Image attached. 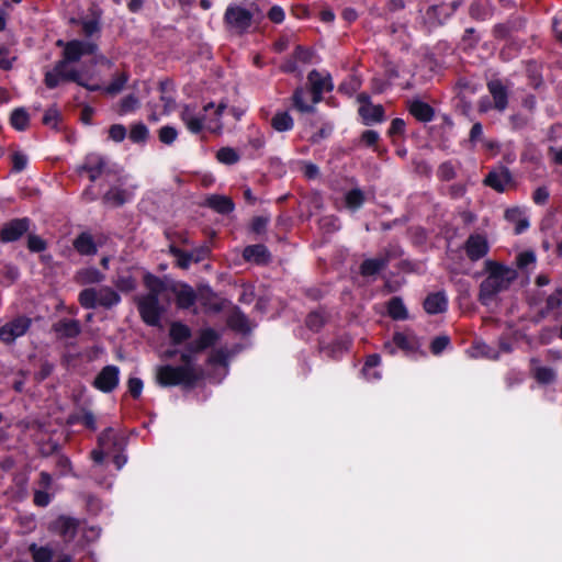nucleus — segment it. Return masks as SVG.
Here are the masks:
<instances>
[{
	"label": "nucleus",
	"instance_id": "nucleus-1",
	"mask_svg": "<svg viewBox=\"0 0 562 562\" xmlns=\"http://www.w3.org/2000/svg\"><path fill=\"white\" fill-rule=\"evenodd\" d=\"M486 277L480 284L479 301L488 306L496 301L497 295L509 289L512 282L517 278L515 269L493 260L484 262Z\"/></svg>",
	"mask_w": 562,
	"mask_h": 562
},
{
	"label": "nucleus",
	"instance_id": "nucleus-2",
	"mask_svg": "<svg viewBox=\"0 0 562 562\" xmlns=\"http://www.w3.org/2000/svg\"><path fill=\"white\" fill-rule=\"evenodd\" d=\"M225 109L226 104L224 103H220L215 106V104L211 102L204 105L203 113H198L193 108L186 105L180 112V119L193 134H198L202 130L220 133L223 128L222 114Z\"/></svg>",
	"mask_w": 562,
	"mask_h": 562
},
{
	"label": "nucleus",
	"instance_id": "nucleus-3",
	"mask_svg": "<svg viewBox=\"0 0 562 562\" xmlns=\"http://www.w3.org/2000/svg\"><path fill=\"white\" fill-rule=\"evenodd\" d=\"M182 366H159L156 369V381L160 386L184 385L192 386L202 376V369L192 363L189 352L181 355Z\"/></svg>",
	"mask_w": 562,
	"mask_h": 562
},
{
	"label": "nucleus",
	"instance_id": "nucleus-4",
	"mask_svg": "<svg viewBox=\"0 0 562 562\" xmlns=\"http://www.w3.org/2000/svg\"><path fill=\"white\" fill-rule=\"evenodd\" d=\"M78 300L85 308H111L121 302V296L110 286H100L82 290Z\"/></svg>",
	"mask_w": 562,
	"mask_h": 562
},
{
	"label": "nucleus",
	"instance_id": "nucleus-5",
	"mask_svg": "<svg viewBox=\"0 0 562 562\" xmlns=\"http://www.w3.org/2000/svg\"><path fill=\"white\" fill-rule=\"evenodd\" d=\"M252 12L239 4H229L224 14V23L228 32L233 34H243L252 22Z\"/></svg>",
	"mask_w": 562,
	"mask_h": 562
},
{
	"label": "nucleus",
	"instance_id": "nucleus-6",
	"mask_svg": "<svg viewBox=\"0 0 562 562\" xmlns=\"http://www.w3.org/2000/svg\"><path fill=\"white\" fill-rule=\"evenodd\" d=\"M63 80L75 81L78 85L83 86L87 89L92 90V91H95L100 88L98 85L88 86L87 83H85L81 80L78 71H76V70L66 71L65 61H58L52 70H49L45 74V85L48 88L53 89V88L57 87L59 85V82Z\"/></svg>",
	"mask_w": 562,
	"mask_h": 562
},
{
	"label": "nucleus",
	"instance_id": "nucleus-7",
	"mask_svg": "<svg viewBox=\"0 0 562 562\" xmlns=\"http://www.w3.org/2000/svg\"><path fill=\"white\" fill-rule=\"evenodd\" d=\"M160 297H156L154 294H146L137 299V307L142 319L150 325L157 326L160 323V317L164 313V308L159 303Z\"/></svg>",
	"mask_w": 562,
	"mask_h": 562
},
{
	"label": "nucleus",
	"instance_id": "nucleus-8",
	"mask_svg": "<svg viewBox=\"0 0 562 562\" xmlns=\"http://www.w3.org/2000/svg\"><path fill=\"white\" fill-rule=\"evenodd\" d=\"M99 449L92 451V458L97 463H101L105 456L123 449V440L117 438L112 428L103 430L98 439Z\"/></svg>",
	"mask_w": 562,
	"mask_h": 562
},
{
	"label": "nucleus",
	"instance_id": "nucleus-9",
	"mask_svg": "<svg viewBox=\"0 0 562 562\" xmlns=\"http://www.w3.org/2000/svg\"><path fill=\"white\" fill-rule=\"evenodd\" d=\"M59 46L64 45V59L65 65L67 63L78 61L85 55H95L98 46L91 41H78L74 40L66 44L63 41H58Z\"/></svg>",
	"mask_w": 562,
	"mask_h": 562
},
{
	"label": "nucleus",
	"instance_id": "nucleus-10",
	"mask_svg": "<svg viewBox=\"0 0 562 562\" xmlns=\"http://www.w3.org/2000/svg\"><path fill=\"white\" fill-rule=\"evenodd\" d=\"M311 86V100L313 104L322 101L323 93L333 90L334 86L329 75H323L317 70H312L307 76Z\"/></svg>",
	"mask_w": 562,
	"mask_h": 562
},
{
	"label": "nucleus",
	"instance_id": "nucleus-11",
	"mask_svg": "<svg viewBox=\"0 0 562 562\" xmlns=\"http://www.w3.org/2000/svg\"><path fill=\"white\" fill-rule=\"evenodd\" d=\"M31 325L27 317H16L0 326V340L10 344L23 336Z\"/></svg>",
	"mask_w": 562,
	"mask_h": 562
},
{
	"label": "nucleus",
	"instance_id": "nucleus-12",
	"mask_svg": "<svg viewBox=\"0 0 562 562\" xmlns=\"http://www.w3.org/2000/svg\"><path fill=\"white\" fill-rule=\"evenodd\" d=\"M120 381V369L116 366L104 367L95 376L93 385L103 393L112 392Z\"/></svg>",
	"mask_w": 562,
	"mask_h": 562
},
{
	"label": "nucleus",
	"instance_id": "nucleus-13",
	"mask_svg": "<svg viewBox=\"0 0 562 562\" xmlns=\"http://www.w3.org/2000/svg\"><path fill=\"white\" fill-rule=\"evenodd\" d=\"M78 527L79 521L68 516H59L49 525V529L66 541H70L76 537Z\"/></svg>",
	"mask_w": 562,
	"mask_h": 562
},
{
	"label": "nucleus",
	"instance_id": "nucleus-14",
	"mask_svg": "<svg viewBox=\"0 0 562 562\" xmlns=\"http://www.w3.org/2000/svg\"><path fill=\"white\" fill-rule=\"evenodd\" d=\"M29 226V218H14L3 225L0 232V238L3 243L18 240L24 233L27 232Z\"/></svg>",
	"mask_w": 562,
	"mask_h": 562
},
{
	"label": "nucleus",
	"instance_id": "nucleus-15",
	"mask_svg": "<svg viewBox=\"0 0 562 562\" xmlns=\"http://www.w3.org/2000/svg\"><path fill=\"white\" fill-rule=\"evenodd\" d=\"M464 249L468 258L472 261H476L488 252L490 246L485 236L473 234L467 239Z\"/></svg>",
	"mask_w": 562,
	"mask_h": 562
},
{
	"label": "nucleus",
	"instance_id": "nucleus-16",
	"mask_svg": "<svg viewBox=\"0 0 562 562\" xmlns=\"http://www.w3.org/2000/svg\"><path fill=\"white\" fill-rule=\"evenodd\" d=\"M484 183L498 192H504L513 186V178L507 168L501 167L492 170Z\"/></svg>",
	"mask_w": 562,
	"mask_h": 562
},
{
	"label": "nucleus",
	"instance_id": "nucleus-17",
	"mask_svg": "<svg viewBox=\"0 0 562 562\" xmlns=\"http://www.w3.org/2000/svg\"><path fill=\"white\" fill-rule=\"evenodd\" d=\"M390 261L387 252H382L374 258L366 259L360 266V273L363 277H371L383 270Z\"/></svg>",
	"mask_w": 562,
	"mask_h": 562
},
{
	"label": "nucleus",
	"instance_id": "nucleus-18",
	"mask_svg": "<svg viewBox=\"0 0 562 562\" xmlns=\"http://www.w3.org/2000/svg\"><path fill=\"white\" fill-rule=\"evenodd\" d=\"M359 100L362 102L359 108V113L367 124L381 122L383 120L384 110L382 105L368 102L364 95H360Z\"/></svg>",
	"mask_w": 562,
	"mask_h": 562
},
{
	"label": "nucleus",
	"instance_id": "nucleus-19",
	"mask_svg": "<svg viewBox=\"0 0 562 562\" xmlns=\"http://www.w3.org/2000/svg\"><path fill=\"white\" fill-rule=\"evenodd\" d=\"M488 91L494 101V108L503 112L507 108L508 92L499 80H492L487 83Z\"/></svg>",
	"mask_w": 562,
	"mask_h": 562
},
{
	"label": "nucleus",
	"instance_id": "nucleus-20",
	"mask_svg": "<svg viewBox=\"0 0 562 562\" xmlns=\"http://www.w3.org/2000/svg\"><path fill=\"white\" fill-rule=\"evenodd\" d=\"M218 339V334L211 328L201 330L196 340L191 342L188 347V352H199L213 346Z\"/></svg>",
	"mask_w": 562,
	"mask_h": 562
},
{
	"label": "nucleus",
	"instance_id": "nucleus-21",
	"mask_svg": "<svg viewBox=\"0 0 562 562\" xmlns=\"http://www.w3.org/2000/svg\"><path fill=\"white\" fill-rule=\"evenodd\" d=\"M105 159L97 154H90L86 157L83 166L80 171H87L91 181H94L105 167Z\"/></svg>",
	"mask_w": 562,
	"mask_h": 562
},
{
	"label": "nucleus",
	"instance_id": "nucleus-22",
	"mask_svg": "<svg viewBox=\"0 0 562 562\" xmlns=\"http://www.w3.org/2000/svg\"><path fill=\"white\" fill-rule=\"evenodd\" d=\"M448 304L447 296L443 292L429 294L425 302L424 307L428 314H438L446 311Z\"/></svg>",
	"mask_w": 562,
	"mask_h": 562
},
{
	"label": "nucleus",
	"instance_id": "nucleus-23",
	"mask_svg": "<svg viewBox=\"0 0 562 562\" xmlns=\"http://www.w3.org/2000/svg\"><path fill=\"white\" fill-rule=\"evenodd\" d=\"M54 330L59 338H74L80 333V325L78 321L61 319L54 324Z\"/></svg>",
	"mask_w": 562,
	"mask_h": 562
},
{
	"label": "nucleus",
	"instance_id": "nucleus-24",
	"mask_svg": "<svg viewBox=\"0 0 562 562\" xmlns=\"http://www.w3.org/2000/svg\"><path fill=\"white\" fill-rule=\"evenodd\" d=\"M395 347L401 348L403 350L409 351L415 348V341L414 338L403 334V333H395L393 336L392 342H386L384 345V348L390 352L394 353Z\"/></svg>",
	"mask_w": 562,
	"mask_h": 562
},
{
	"label": "nucleus",
	"instance_id": "nucleus-25",
	"mask_svg": "<svg viewBox=\"0 0 562 562\" xmlns=\"http://www.w3.org/2000/svg\"><path fill=\"white\" fill-rule=\"evenodd\" d=\"M74 247L80 255L83 256L94 255L97 252V246L93 241V238L88 233H81L74 240Z\"/></svg>",
	"mask_w": 562,
	"mask_h": 562
},
{
	"label": "nucleus",
	"instance_id": "nucleus-26",
	"mask_svg": "<svg viewBox=\"0 0 562 562\" xmlns=\"http://www.w3.org/2000/svg\"><path fill=\"white\" fill-rule=\"evenodd\" d=\"M244 258L257 263L266 262L269 259V252L263 245H251L245 248Z\"/></svg>",
	"mask_w": 562,
	"mask_h": 562
},
{
	"label": "nucleus",
	"instance_id": "nucleus-27",
	"mask_svg": "<svg viewBox=\"0 0 562 562\" xmlns=\"http://www.w3.org/2000/svg\"><path fill=\"white\" fill-rule=\"evenodd\" d=\"M206 202L210 207L222 214H227L234 210L232 200L224 195H211Z\"/></svg>",
	"mask_w": 562,
	"mask_h": 562
},
{
	"label": "nucleus",
	"instance_id": "nucleus-28",
	"mask_svg": "<svg viewBox=\"0 0 562 562\" xmlns=\"http://www.w3.org/2000/svg\"><path fill=\"white\" fill-rule=\"evenodd\" d=\"M411 113L422 122H429L434 116L432 109L422 101H414L409 106Z\"/></svg>",
	"mask_w": 562,
	"mask_h": 562
},
{
	"label": "nucleus",
	"instance_id": "nucleus-29",
	"mask_svg": "<svg viewBox=\"0 0 562 562\" xmlns=\"http://www.w3.org/2000/svg\"><path fill=\"white\" fill-rule=\"evenodd\" d=\"M311 95V91L307 92L303 88H299L295 90L293 94V103L296 110L303 113L313 112L314 111V104H308L307 100Z\"/></svg>",
	"mask_w": 562,
	"mask_h": 562
},
{
	"label": "nucleus",
	"instance_id": "nucleus-30",
	"mask_svg": "<svg viewBox=\"0 0 562 562\" xmlns=\"http://www.w3.org/2000/svg\"><path fill=\"white\" fill-rule=\"evenodd\" d=\"M77 280L81 284L100 283L104 280V274L95 268H87L77 273Z\"/></svg>",
	"mask_w": 562,
	"mask_h": 562
},
{
	"label": "nucleus",
	"instance_id": "nucleus-31",
	"mask_svg": "<svg viewBox=\"0 0 562 562\" xmlns=\"http://www.w3.org/2000/svg\"><path fill=\"white\" fill-rule=\"evenodd\" d=\"M169 335L175 344H181L190 338L191 330L187 325L176 322L171 324Z\"/></svg>",
	"mask_w": 562,
	"mask_h": 562
},
{
	"label": "nucleus",
	"instance_id": "nucleus-32",
	"mask_svg": "<svg viewBox=\"0 0 562 562\" xmlns=\"http://www.w3.org/2000/svg\"><path fill=\"white\" fill-rule=\"evenodd\" d=\"M195 301V294L192 288L181 285L177 291V302L182 308L190 307Z\"/></svg>",
	"mask_w": 562,
	"mask_h": 562
},
{
	"label": "nucleus",
	"instance_id": "nucleus-33",
	"mask_svg": "<svg viewBox=\"0 0 562 562\" xmlns=\"http://www.w3.org/2000/svg\"><path fill=\"white\" fill-rule=\"evenodd\" d=\"M271 125L278 132H286L293 127V119L289 113L280 112L272 117Z\"/></svg>",
	"mask_w": 562,
	"mask_h": 562
},
{
	"label": "nucleus",
	"instance_id": "nucleus-34",
	"mask_svg": "<svg viewBox=\"0 0 562 562\" xmlns=\"http://www.w3.org/2000/svg\"><path fill=\"white\" fill-rule=\"evenodd\" d=\"M149 135V131L144 123H136L131 126L130 139L136 144H144Z\"/></svg>",
	"mask_w": 562,
	"mask_h": 562
},
{
	"label": "nucleus",
	"instance_id": "nucleus-35",
	"mask_svg": "<svg viewBox=\"0 0 562 562\" xmlns=\"http://www.w3.org/2000/svg\"><path fill=\"white\" fill-rule=\"evenodd\" d=\"M216 158L221 164L234 165L239 161L240 155L232 147H222L217 150Z\"/></svg>",
	"mask_w": 562,
	"mask_h": 562
},
{
	"label": "nucleus",
	"instance_id": "nucleus-36",
	"mask_svg": "<svg viewBox=\"0 0 562 562\" xmlns=\"http://www.w3.org/2000/svg\"><path fill=\"white\" fill-rule=\"evenodd\" d=\"M29 549L34 562H48L53 557V550L48 547H37L32 543Z\"/></svg>",
	"mask_w": 562,
	"mask_h": 562
},
{
	"label": "nucleus",
	"instance_id": "nucleus-37",
	"mask_svg": "<svg viewBox=\"0 0 562 562\" xmlns=\"http://www.w3.org/2000/svg\"><path fill=\"white\" fill-rule=\"evenodd\" d=\"M170 252L176 258L177 266L181 269H188L193 261V255H190V252L183 251L177 247H170Z\"/></svg>",
	"mask_w": 562,
	"mask_h": 562
},
{
	"label": "nucleus",
	"instance_id": "nucleus-38",
	"mask_svg": "<svg viewBox=\"0 0 562 562\" xmlns=\"http://www.w3.org/2000/svg\"><path fill=\"white\" fill-rule=\"evenodd\" d=\"M389 314L394 319H404L407 316L406 308L398 297H393L389 303Z\"/></svg>",
	"mask_w": 562,
	"mask_h": 562
},
{
	"label": "nucleus",
	"instance_id": "nucleus-39",
	"mask_svg": "<svg viewBox=\"0 0 562 562\" xmlns=\"http://www.w3.org/2000/svg\"><path fill=\"white\" fill-rule=\"evenodd\" d=\"M11 124L16 130L23 131L29 125V115L24 109H16L11 114Z\"/></svg>",
	"mask_w": 562,
	"mask_h": 562
},
{
	"label": "nucleus",
	"instance_id": "nucleus-40",
	"mask_svg": "<svg viewBox=\"0 0 562 562\" xmlns=\"http://www.w3.org/2000/svg\"><path fill=\"white\" fill-rule=\"evenodd\" d=\"M178 137V131L176 127L170 125L161 126L158 130V138L161 143L166 145H171Z\"/></svg>",
	"mask_w": 562,
	"mask_h": 562
},
{
	"label": "nucleus",
	"instance_id": "nucleus-41",
	"mask_svg": "<svg viewBox=\"0 0 562 562\" xmlns=\"http://www.w3.org/2000/svg\"><path fill=\"white\" fill-rule=\"evenodd\" d=\"M145 283L149 290L147 294H154L156 297H160L162 295L165 284L160 279L153 276H147L145 278Z\"/></svg>",
	"mask_w": 562,
	"mask_h": 562
},
{
	"label": "nucleus",
	"instance_id": "nucleus-42",
	"mask_svg": "<svg viewBox=\"0 0 562 562\" xmlns=\"http://www.w3.org/2000/svg\"><path fill=\"white\" fill-rule=\"evenodd\" d=\"M364 201L363 192L359 189H353L346 194V204L349 209H359Z\"/></svg>",
	"mask_w": 562,
	"mask_h": 562
},
{
	"label": "nucleus",
	"instance_id": "nucleus-43",
	"mask_svg": "<svg viewBox=\"0 0 562 562\" xmlns=\"http://www.w3.org/2000/svg\"><path fill=\"white\" fill-rule=\"evenodd\" d=\"M138 105H139V101L135 95H133V94L126 95L120 102L119 114L124 115L130 112H133L138 108Z\"/></svg>",
	"mask_w": 562,
	"mask_h": 562
},
{
	"label": "nucleus",
	"instance_id": "nucleus-44",
	"mask_svg": "<svg viewBox=\"0 0 562 562\" xmlns=\"http://www.w3.org/2000/svg\"><path fill=\"white\" fill-rule=\"evenodd\" d=\"M127 82V77L122 74V75H119L117 77H115L113 79V81L104 89L105 93L108 94H112V95H115L117 93H120L125 83Z\"/></svg>",
	"mask_w": 562,
	"mask_h": 562
},
{
	"label": "nucleus",
	"instance_id": "nucleus-45",
	"mask_svg": "<svg viewBox=\"0 0 562 562\" xmlns=\"http://www.w3.org/2000/svg\"><path fill=\"white\" fill-rule=\"evenodd\" d=\"M456 175H457L456 167L449 161L441 164L438 168V177L441 180H445V181L452 180L456 177Z\"/></svg>",
	"mask_w": 562,
	"mask_h": 562
},
{
	"label": "nucleus",
	"instance_id": "nucleus-46",
	"mask_svg": "<svg viewBox=\"0 0 562 562\" xmlns=\"http://www.w3.org/2000/svg\"><path fill=\"white\" fill-rule=\"evenodd\" d=\"M535 375L541 383H550L554 380L555 373L550 368L539 367L535 369Z\"/></svg>",
	"mask_w": 562,
	"mask_h": 562
},
{
	"label": "nucleus",
	"instance_id": "nucleus-47",
	"mask_svg": "<svg viewBox=\"0 0 562 562\" xmlns=\"http://www.w3.org/2000/svg\"><path fill=\"white\" fill-rule=\"evenodd\" d=\"M117 290L122 292H130L135 288V281L128 276H120L114 281Z\"/></svg>",
	"mask_w": 562,
	"mask_h": 562
},
{
	"label": "nucleus",
	"instance_id": "nucleus-48",
	"mask_svg": "<svg viewBox=\"0 0 562 562\" xmlns=\"http://www.w3.org/2000/svg\"><path fill=\"white\" fill-rule=\"evenodd\" d=\"M105 199L108 201H113L116 205H121L127 200V194L125 191L112 188L106 192Z\"/></svg>",
	"mask_w": 562,
	"mask_h": 562
},
{
	"label": "nucleus",
	"instance_id": "nucleus-49",
	"mask_svg": "<svg viewBox=\"0 0 562 562\" xmlns=\"http://www.w3.org/2000/svg\"><path fill=\"white\" fill-rule=\"evenodd\" d=\"M471 355L473 357H488L492 359L497 358V353H492L490 347L484 342H477L475 346H473L471 349Z\"/></svg>",
	"mask_w": 562,
	"mask_h": 562
},
{
	"label": "nucleus",
	"instance_id": "nucleus-50",
	"mask_svg": "<svg viewBox=\"0 0 562 562\" xmlns=\"http://www.w3.org/2000/svg\"><path fill=\"white\" fill-rule=\"evenodd\" d=\"M27 247L31 251L40 252L46 249V243L37 235H29Z\"/></svg>",
	"mask_w": 562,
	"mask_h": 562
},
{
	"label": "nucleus",
	"instance_id": "nucleus-51",
	"mask_svg": "<svg viewBox=\"0 0 562 562\" xmlns=\"http://www.w3.org/2000/svg\"><path fill=\"white\" fill-rule=\"evenodd\" d=\"M448 345L449 338L447 336L436 337L430 345L431 352L434 355H439L442 350L447 348Z\"/></svg>",
	"mask_w": 562,
	"mask_h": 562
},
{
	"label": "nucleus",
	"instance_id": "nucleus-52",
	"mask_svg": "<svg viewBox=\"0 0 562 562\" xmlns=\"http://www.w3.org/2000/svg\"><path fill=\"white\" fill-rule=\"evenodd\" d=\"M109 135L114 142H122L126 136V128L122 124H114L110 127Z\"/></svg>",
	"mask_w": 562,
	"mask_h": 562
},
{
	"label": "nucleus",
	"instance_id": "nucleus-53",
	"mask_svg": "<svg viewBox=\"0 0 562 562\" xmlns=\"http://www.w3.org/2000/svg\"><path fill=\"white\" fill-rule=\"evenodd\" d=\"M229 324L240 331H247L249 329L247 318L244 315L235 314L231 317Z\"/></svg>",
	"mask_w": 562,
	"mask_h": 562
},
{
	"label": "nucleus",
	"instance_id": "nucleus-54",
	"mask_svg": "<svg viewBox=\"0 0 562 562\" xmlns=\"http://www.w3.org/2000/svg\"><path fill=\"white\" fill-rule=\"evenodd\" d=\"M380 361L381 359L378 355H371L367 358L362 369V373L364 374L366 378H371L370 370L375 369L380 364Z\"/></svg>",
	"mask_w": 562,
	"mask_h": 562
},
{
	"label": "nucleus",
	"instance_id": "nucleus-55",
	"mask_svg": "<svg viewBox=\"0 0 562 562\" xmlns=\"http://www.w3.org/2000/svg\"><path fill=\"white\" fill-rule=\"evenodd\" d=\"M143 390V382L138 378H131L128 380V391L133 397H138Z\"/></svg>",
	"mask_w": 562,
	"mask_h": 562
},
{
	"label": "nucleus",
	"instance_id": "nucleus-56",
	"mask_svg": "<svg viewBox=\"0 0 562 562\" xmlns=\"http://www.w3.org/2000/svg\"><path fill=\"white\" fill-rule=\"evenodd\" d=\"M549 199V191L546 187H539L535 190L532 200L536 204H544Z\"/></svg>",
	"mask_w": 562,
	"mask_h": 562
},
{
	"label": "nucleus",
	"instance_id": "nucleus-57",
	"mask_svg": "<svg viewBox=\"0 0 562 562\" xmlns=\"http://www.w3.org/2000/svg\"><path fill=\"white\" fill-rule=\"evenodd\" d=\"M58 112L56 109H48L43 117V123L48 126L55 127L58 120Z\"/></svg>",
	"mask_w": 562,
	"mask_h": 562
},
{
	"label": "nucleus",
	"instance_id": "nucleus-58",
	"mask_svg": "<svg viewBox=\"0 0 562 562\" xmlns=\"http://www.w3.org/2000/svg\"><path fill=\"white\" fill-rule=\"evenodd\" d=\"M483 137V127L481 123H475L471 131H470V137L469 140L472 144H475L476 142L481 140Z\"/></svg>",
	"mask_w": 562,
	"mask_h": 562
},
{
	"label": "nucleus",
	"instance_id": "nucleus-59",
	"mask_svg": "<svg viewBox=\"0 0 562 562\" xmlns=\"http://www.w3.org/2000/svg\"><path fill=\"white\" fill-rule=\"evenodd\" d=\"M210 254V248L207 246H201L193 251L190 252V255H193V262H200L204 260Z\"/></svg>",
	"mask_w": 562,
	"mask_h": 562
},
{
	"label": "nucleus",
	"instance_id": "nucleus-60",
	"mask_svg": "<svg viewBox=\"0 0 562 562\" xmlns=\"http://www.w3.org/2000/svg\"><path fill=\"white\" fill-rule=\"evenodd\" d=\"M80 423L92 430L97 428V420L91 412H85L80 417Z\"/></svg>",
	"mask_w": 562,
	"mask_h": 562
},
{
	"label": "nucleus",
	"instance_id": "nucleus-61",
	"mask_svg": "<svg viewBox=\"0 0 562 562\" xmlns=\"http://www.w3.org/2000/svg\"><path fill=\"white\" fill-rule=\"evenodd\" d=\"M536 261V256L531 251L522 252L518 256V265L522 268L528 267L529 265Z\"/></svg>",
	"mask_w": 562,
	"mask_h": 562
},
{
	"label": "nucleus",
	"instance_id": "nucleus-62",
	"mask_svg": "<svg viewBox=\"0 0 562 562\" xmlns=\"http://www.w3.org/2000/svg\"><path fill=\"white\" fill-rule=\"evenodd\" d=\"M268 16L274 23H281L284 20V11L276 5L270 9Z\"/></svg>",
	"mask_w": 562,
	"mask_h": 562
},
{
	"label": "nucleus",
	"instance_id": "nucleus-63",
	"mask_svg": "<svg viewBox=\"0 0 562 562\" xmlns=\"http://www.w3.org/2000/svg\"><path fill=\"white\" fill-rule=\"evenodd\" d=\"M361 139L366 145L372 146L378 142L379 134L374 131L368 130L362 133Z\"/></svg>",
	"mask_w": 562,
	"mask_h": 562
},
{
	"label": "nucleus",
	"instance_id": "nucleus-64",
	"mask_svg": "<svg viewBox=\"0 0 562 562\" xmlns=\"http://www.w3.org/2000/svg\"><path fill=\"white\" fill-rule=\"evenodd\" d=\"M306 324L310 328L316 330L321 327V325L323 324V318L319 314L317 313H312L308 315L307 319H306Z\"/></svg>",
	"mask_w": 562,
	"mask_h": 562
}]
</instances>
